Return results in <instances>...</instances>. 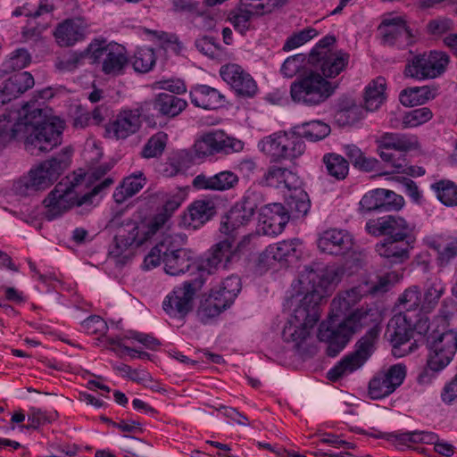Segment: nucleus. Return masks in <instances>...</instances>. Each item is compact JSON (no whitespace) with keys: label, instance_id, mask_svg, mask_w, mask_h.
<instances>
[{"label":"nucleus","instance_id":"nucleus-32","mask_svg":"<svg viewBox=\"0 0 457 457\" xmlns=\"http://www.w3.org/2000/svg\"><path fill=\"white\" fill-rule=\"evenodd\" d=\"M237 182V175L223 170L212 176L199 174L194 179L193 185L198 189L224 191L234 187Z\"/></svg>","mask_w":457,"mask_h":457},{"label":"nucleus","instance_id":"nucleus-9","mask_svg":"<svg viewBox=\"0 0 457 457\" xmlns=\"http://www.w3.org/2000/svg\"><path fill=\"white\" fill-rule=\"evenodd\" d=\"M85 184L86 174L75 172L58 182L43 201L46 220H56L72 207L86 205L81 195Z\"/></svg>","mask_w":457,"mask_h":457},{"label":"nucleus","instance_id":"nucleus-54","mask_svg":"<svg viewBox=\"0 0 457 457\" xmlns=\"http://www.w3.org/2000/svg\"><path fill=\"white\" fill-rule=\"evenodd\" d=\"M383 198V188H376L367 192L360 201L361 209L364 212H384L382 201Z\"/></svg>","mask_w":457,"mask_h":457},{"label":"nucleus","instance_id":"nucleus-59","mask_svg":"<svg viewBox=\"0 0 457 457\" xmlns=\"http://www.w3.org/2000/svg\"><path fill=\"white\" fill-rule=\"evenodd\" d=\"M305 60V56L302 54H297L287 57L280 67V73L285 78H293L295 76Z\"/></svg>","mask_w":457,"mask_h":457},{"label":"nucleus","instance_id":"nucleus-25","mask_svg":"<svg viewBox=\"0 0 457 457\" xmlns=\"http://www.w3.org/2000/svg\"><path fill=\"white\" fill-rule=\"evenodd\" d=\"M141 113L138 109L120 111L116 119L106 126L105 131L115 139H125L135 134L141 126Z\"/></svg>","mask_w":457,"mask_h":457},{"label":"nucleus","instance_id":"nucleus-50","mask_svg":"<svg viewBox=\"0 0 457 457\" xmlns=\"http://www.w3.org/2000/svg\"><path fill=\"white\" fill-rule=\"evenodd\" d=\"M328 173L337 179H344L349 171L348 162L340 154L330 153L323 157Z\"/></svg>","mask_w":457,"mask_h":457},{"label":"nucleus","instance_id":"nucleus-17","mask_svg":"<svg viewBox=\"0 0 457 457\" xmlns=\"http://www.w3.org/2000/svg\"><path fill=\"white\" fill-rule=\"evenodd\" d=\"M365 230L374 237L385 236V238L396 240L416 239L412 228L403 218L395 215L370 219L365 224Z\"/></svg>","mask_w":457,"mask_h":457},{"label":"nucleus","instance_id":"nucleus-39","mask_svg":"<svg viewBox=\"0 0 457 457\" xmlns=\"http://www.w3.org/2000/svg\"><path fill=\"white\" fill-rule=\"evenodd\" d=\"M429 353L428 356L427 366L420 373L418 380L420 383L430 382L435 373L445 369L453 360L454 354H448L444 351H438L436 348L428 347Z\"/></svg>","mask_w":457,"mask_h":457},{"label":"nucleus","instance_id":"nucleus-56","mask_svg":"<svg viewBox=\"0 0 457 457\" xmlns=\"http://www.w3.org/2000/svg\"><path fill=\"white\" fill-rule=\"evenodd\" d=\"M433 114L429 108L421 107L405 112L403 117L404 128H415L431 120Z\"/></svg>","mask_w":457,"mask_h":457},{"label":"nucleus","instance_id":"nucleus-12","mask_svg":"<svg viewBox=\"0 0 457 457\" xmlns=\"http://www.w3.org/2000/svg\"><path fill=\"white\" fill-rule=\"evenodd\" d=\"M241 244L242 242L235 248L233 241L225 238L213 245L205 255L200 258L195 256L193 274L196 272L197 276L193 279L203 280L204 284L207 277L216 272L220 268L228 269L230 264L238 259L237 248Z\"/></svg>","mask_w":457,"mask_h":457},{"label":"nucleus","instance_id":"nucleus-13","mask_svg":"<svg viewBox=\"0 0 457 457\" xmlns=\"http://www.w3.org/2000/svg\"><path fill=\"white\" fill-rule=\"evenodd\" d=\"M261 200L262 195L259 193L246 192L226 213L221 220L220 231L234 242L239 231L253 220Z\"/></svg>","mask_w":457,"mask_h":457},{"label":"nucleus","instance_id":"nucleus-51","mask_svg":"<svg viewBox=\"0 0 457 457\" xmlns=\"http://www.w3.org/2000/svg\"><path fill=\"white\" fill-rule=\"evenodd\" d=\"M167 141L166 133L159 131L154 134L144 145L141 155L146 159L161 156L165 150Z\"/></svg>","mask_w":457,"mask_h":457},{"label":"nucleus","instance_id":"nucleus-37","mask_svg":"<svg viewBox=\"0 0 457 457\" xmlns=\"http://www.w3.org/2000/svg\"><path fill=\"white\" fill-rule=\"evenodd\" d=\"M292 130L301 140L318 142L327 137L330 134L331 129L328 123L322 120H312L295 125Z\"/></svg>","mask_w":457,"mask_h":457},{"label":"nucleus","instance_id":"nucleus-34","mask_svg":"<svg viewBox=\"0 0 457 457\" xmlns=\"http://www.w3.org/2000/svg\"><path fill=\"white\" fill-rule=\"evenodd\" d=\"M234 301L227 297L219 288L204 294L196 309V314H220L233 304Z\"/></svg>","mask_w":457,"mask_h":457},{"label":"nucleus","instance_id":"nucleus-24","mask_svg":"<svg viewBox=\"0 0 457 457\" xmlns=\"http://www.w3.org/2000/svg\"><path fill=\"white\" fill-rule=\"evenodd\" d=\"M353 235L346 229H327L318 240V246L320 251L332 255L345 254L353 248Z\"/></svg>","mask_w":457,"mask_h":457},{"label":"nucleus","instance_id":"nucleus-10","mask_svg":"<svg viewBox=\"0 0 457 457\" xmlns=\"http://www.w3.org/2000/svg\"><path fill=\"white\" fill-rule=\"evenodd\" d=\"M70 162L71 155L64 154L33 166L14 183L16 193L22 196H29L46 190L59 179Z\"/></svg>","mask_w":457,"mask_h":457},{"label":"nucleus","instance_id":"nucleus-31","mask_svg":"<svg viewBox=\"0 0 457 457\" xmlns=\"http://www.w3.org/2000/svg\"><path fill=\"white\" fill-rule=\"evenodd\" d=\"M85 27L82 21L76 18H68L60 22L54 32V36L60 46H71L84 38Z\"/></svg>","mask_w":457,"mask_h":457},{"label":"nucleus","instance_id":"nucleus-49","mask_svg":"<svg viewBox=\"0 0 457 457\" xmlns=\"http://www.w3.org/2000/svg\"><path fill=\"white\" fill-rule=\"evenodd\" d=\"M156 62V55L153 48L139 46L136 49L131 59L135 71L146 73L150 71Z\"/></svg>","mask_w":457,"mask_h":457},{"label":"nucleus","instance_id":"nucleus-27","mask_svg":"<svg viewBox=\"0 0 457 457\" xmlns=\"http://www.w3.org/2000/svg\"><path fill=\"white\" fill-rule=\"evenodd\" d=\"M35 84L29 71H18L7 79L0 88V107L19 97Z\"/></svg>","mask_w":457,"mask_h":457},{"label":"nucleus","instance_id":"nucleus-47","mask_svg":"<svg viewBox=\"0 0 457 457\" xmlns=\"http://www.w3.org/2000/svg\"><path fill=\"white\" fill-rule=\"evenodd\" d=\"M213 215V207L209 201H195L188 208L186 220L189 226L197 228L206 223Z\"/></svg>","mask_w":457,"mask_h":457},{"label":"nucleus","instance_id":"nucleus-40","mask_svg":"<svg viewBox=\"0 0 457 457\" xmlns=\"http://www.w3.org/2000/svg\"><path fill=\"white\" fill-rule=\"evenodd\" d=\"M224 150V137L222 134L209 132L194 144L195 156L197 159H204L215 154H222Z\"/></svg>","mask_w":457,"mask_h":457},{"label":"nucleus","instance_id":"nucleus-8","mask_svg":"<svg viewBox=\"0 0 457 457\" xmlns=\"http://www.w3.org/2000/svg\"><path fill=\"white\" fill-rule=\"evenodd\" d=\"M264 181L268 187L288 192L287 211L290 216L299 219L309 212L311 201L302 188L303 180L296 172L287 168L270 167L264 175Z\"/></svg>","mask_w":457,"mask_h":457},{"label":"nucleus","instance_id":"nucleus-46","mask_svg":"<svg viewBox=\"0 0 457 457\" xmlns=\"http://www.w3.org/2000/svg\"><path fill=\"white\" fill-rule=\"evenodd\" d=\"M436 199L446 207L457 206V184L450 179H439L430 184Z\"/></svg>","mask_w":457,"mask_h":457},{"label":"nucleus","instance_id":"nucleus-14","mask_svg":"<svg viewBox=\"0 0 457 457\" xmlns=\"http://www.w3.org/2000/svg\"><path fill=\"white\" fill-rule=\"evenodd\" d=\"M260 151L270 155L273 161L292 160L301 156L305 151V143L295 137L293 130L273 133L258 143Z\"/></svg>","mask_w":457,"mask_h":457},{"label":"nucleus","instance_id":"nucleus-1","mask_svg":"<svg viewBox=\"0 0 457 457\" xmlns=\"http://www.w3.org/2000/svg\"><path fill=\"white\" fill-rule=\"evenodd\" d=\"M370 316H327L318 327L317 337L328 344L326 353L330 357L337 356L349 343L352 337L362 328H368L355 344L354 351L345 355L327 374L328 379L336 382L353 373L370 358L376 350V345L381 331L378 319Z\"/></svg>","mask_w":457,"mask_h":457},{"label":"nucleus","instance_id":"nucleus-11","mask_svg":"<svg viewBox=\"0 0 457 457\" xmlns=\"http://www.w3.org/2000/svg\"><path fill=\"white\" fill-rule=\"evenodd\" d=\"M337 85L324 79L320 72L311 71L299 75L290 85V97L295 104L316 107L326 102Z\"/></svg>","mask_w":457,"mask_h":457},{"label":"nucleus","instance_id":"nucleus-41","mask_svg":"<svg viewBox=\"0 0 457 457\" xmlns=\"http://www.w3.org/2000/svg\"><path fill=\"white\" fill-rule=\"evenodd\" d=\"M419 310L421 314V290L419 286L407 287L397 298L392 312L393 314H405Z\"/></svg>","mask_w":457,"mask_h":457},{"label":"nucleus","instance_id":"nucleus-64","mask_svg":"<svg viewBox=\"0 0 457 457\" xmlns=\"http://www.w3.org/2000/svg\"><path fill=\"white\" fill-rule=\"evenodd\" d=\"M382 201L384 212L390 211H398L404 204V199L402 195L395 194L394 191L383 188Z\"/></svg>","mask_w":457,"mask_h":457},{"label":"nucleus","instance_id":"nucleus-38","mask_svg":"<svg viewBox=\"0 0 457 457\" xmlns=\"http://www.w3.org/2000/svg\"><path fill=\"white\" fill-rule=\"evenodd\" d=\"M428 245L436 251V263L440 268L447 267L457 257L456 237H449L445 241L442 237H433L428 242Z\"/></svg>","mask_w":457,"mask_h":457},{"label":"nucleus","instance_id":"nucleus-18","mask_svg":"<svg viewBox=\"0 0 457 457\" xmlns=\"http://www.w3.org/2000/svg\"><path fill=\"white\" fill-rule=\"evenodd\" d=\"M281 5V0H240V6L231 14L229 21L236 31L245 35L250 29L253 16L270 13Z\"/></svg>","mask_w":457,"mask_h":457},{"label":"nucleus","instance_id":"nucleus-7","mask_svg":"<svg viewBox=\"0 0 457 457\" xmlns=\"http://www.w3.org/2000/svg\"><path fill=\"white\" fill-rule=\"evenodd\" d=\"M377 151L383 162L390 165V173H406L412 177L425 175L422 166L409 165L406 153L417 145L413 136L404 133L385 132L377 139Z\"/></svg>","mask_w":457,"mask_h":457},{"label":"nucleus","instance_id":"nucleus-58","mask_svg":"<svg viewBox=\"0 0 457 457\" xmlns=\"http://www.w3.org/2000/svg\"><path fill=\"white\" fill-rule=\"evenodd\" d=\"M125 437L130 440L124 448L126 457H146L151 453L152 447L146 442L134 436Z\"/></svg>","mask_w":457,"mask_h":457},{"label":"nucleus","instance_id":"nucleus-16","mask_svg":"<svg viewBox=\"0 0 457 457\" xmlns=\"http://www.w3.org/2000/svg\"><path fill=\"white\" fill-rule=\"evenodd\" d=\"M203 286V280L189 279L174 287L162 301L163 311L166 314H190L198 306L197 292Z\"/></svg>","mask_w":457,"mask_h":457},{"label":"nucleus","instance_id":"nucleus-36","mask_svg":"<svg viewBox=\"0 0 457 457\" xmlns=\"http://www.w3.org/2000/svg\"><path fill=\"white\" fill-rule=\"evenodd\" d=\"M301 245L302 242L298 238L283 240L277 244L270 245L266 248V253L268 257L275 261L291 262L300 258L302 252L299 246Z\"/></svg>","mask_w":457,"mask_h":457},{"label":"nucleus","instance_id":"nucleus-26","mask_svg":"<svg viewBox=\"0 0 457 457\" xmlns=\"http://www.w3.org/2000/svg\"><path fill=\"white\" fill-rule=\"evenodd\" d=\"M319 316H288L282 331L284 339L299 346L311 335Z\"/></svg>","mask_w":457,"mask_h":457},{"label":"nucleus","instance_id":"nucleus-23","mask_svg":"<svg viewBox=\"0 0 457 457\" xmlns=\"http://www.w3.org/2000/svg\"><path fill=\"white\" fill-rule=\"evenodd\" d=\"M258 209V220L265 235L277 236L284 230L290 215L282 204L271 203Z\"/></svg>","mask_w":457,"mask_h":457},{"label":"nucleus","instance_id":"nucleus-42","mask_svg":"<svg viewBox=\"0 0 457 457\" xmlns=\"http://www.w3.org/2000/svg\"><path fill=\"white\" fill-rule=\"evenodd\" d=\"M142 171L133 173L123 179L122 183L113 192L112 198L117 204L124 203L128 198L138 193L145 184Z\"/></svg>","mask_w":457,"mask_h":457},{"label":"nucleus","instance_id":"nucleus-21","mask_svg":"<svg viewBox=\"0 0 457 457\" xmlns=\"http://www.w3.org/2000/svg\"><path fill=\"white\" fill-rule=\"evenodd\" d=\"M378 30L382 36L384 46L404 49L414 42L411 30L401 17L384 20L379 25Z\"/></svg>","mask_w":457,"mask_h":457},{"label":"nucleus","instance_id":"nucleus-62","mask_svg":"<svg viewBox=\"0 0 457 457\" xmlns=\"http://www.w3.org/2000/svg\"><path fill=\"white\" fill-rule=\"evenodd\" d=\"M83 328L90 334L105 335L108 330L107 322L102 316H87L81 323Z\"/></svg>","mask_w":457,"mask_h":457},{"label":"nucleus","instance_id":"nucleus-44","mask_svg":"<svg viewBox=\"0 0 457 457\" xmlns=\"http://www.w3.org/2000/svg\"><path fill=\"white\" fill-rule=\"evenodd\" d=\"M386 79L378 77L370 82L364 92V106L370 112L378 110L386 100Z\"/></svg>","mask_w":457,"mask_h":457},{"label":"nucleus","instance_id":"nucleus-35","mask_svg":"<svg viewBox=\"0 0 457 457\" xmlns=\"http://www.w3.org/2000/svg\"><path fill=\"white\" fill-rule=\"evenodd\" d=\"M187 107V102L175 95L159 93L153 101V109L158 115L174 118Z\"/></svg>","mask_w":457,"mask_h":457},{"label":"nucleus","instance_id":"nucleus-19","mask_svg":"<svg viewBox=\"0 0 457 457\" xmlns=\"http://www.w3.org/2000/svg\"><path fill=\"white\" fill-rule=\"evenodd\" d=\"M405 376L406 367L401 363L392 365L386 370L378 372L369 383L370 398L378 400L388 396L402 385Z\"/></svg>","mask_w":457,"mask_h":457},{"label":"nucleus","instance_id":"nucleus-28","mask_svg":"<svg viewBox=\"0 0 457 457\" xmlns=\"http://www.w3.org/2000/svg\"><path fill=\"white\" fill-rule=\"evenodd\" d=\"M363 295L359 287L338 293L330 303L328 314H370V310L357 307Z\"/></svg>","mask_w":457,"mask_h":457},{"label":"nucleus","instance_id":"nucleus-61","mask_svg":"<svg viewBox=\"0 0 457 457\" xmlns=\"http://www.w3.org/2000/svg\"><path fill=\"white\" fill-rule=\"evenodd\" d=\"M196 49L206 56L214 58L220 49V44L216 38L210 36H204L195 40Z\"/></svg>","mask_w":457,"mask_h":457},{"label":"nucleus","instance_id":"nucleus-30","mask_svg":"<svg viewBox=\"0 0 457 457\" xmlns=\"http://www.w3.org/2000/svg\"><path fill=\"white\" fill-rule=\"evenodd\" d=\"M189 96L195 106L205 110L218 109L225 102V96L218 89L204 84L192 87Z\"/></svg>","mask_w":457,"mask_h":457},{"label":"nucleus","instance_id":"nucleus-43","mask_svg":"<svg viewBox=\"0 0 457 457\" xmlns=\"http://www.w3.org/2000/svg\"><path fill=\"white\" fill-rule=\"evenodd\" d=\"M195 152L181 149L174 153L165 163L163 174L166 177H175L179 173H185L195 161Z\"/></svg>","mask_w":457,"mask_h":457},{"label":"nucleus","instance_id":"nucleus-5","mask_svg":"<svg viewBox=\"0 0 457 457\" xmlns=\"http://www.w3.org/2000/svg\"><path fill=\"white\" fill-rule=\"evenodd\" d=\"M187 240L184 233H166L144 258L142 268L150 270L161 263L170 276H179L187 272L193 274L195 254L190 249L183 247Z\"/></svg>","mask_w":457,"mask_h":457},{"label":"nucleus","instance_id":"nucleus-63","mask_svg":"<svg viewBox=\"0 0 457 457\" xmlns=\"http://www.w3.org/2000/svg\"><path fill=\"white\" fill-rule=\"evenodd\" d=\"M124 338L134 339L150 350H156L161 345V342L153 336L132 329L126 332Z\"/></svg>","mask_w":457,"mask_h":457},{"label":"nucleus","instance_id":"nucleus-55","mask_svg":"<svg viewBox=\"0 0 457 457\" xmlns=\"http://www.w3.org/2000/svg\"><path fill=\"white\" fill-rule=\"evenodd\" d=\"M318 36V31L313 28H306L303 29L296 33H293L291 36H289L283 46V51L289 52L295 48H298L315 37Z\"/></svg>","mask_w":457,"mask_h":457},{"label":"nucleus","instance_id":"nucleus-15","mask_svg":"<svg viewBox=\"0 0 457 457\" xmlns=\"http://www.w3.org/2000/svg\"><path fill=\"white\" fill-rule=\"evenodd\" d=\"M449 56L440 51H430L414 55L405 65V77L418 80L436 79L445 71Z\"/></svg>","mask_w":457,"mask_h":457},{"label":"nucleus","instance_id":"nucleus-22","mask_svg":"<svg viewBox=\"0 0 457 457\" xmlns=\"http://www.w3.org/2000/svg\"><path fill=\"white\" fill-rule=\"evenodd\" d=\"M416 239L396 240L384 238L375 245L376 253L384 259L389 267L404 263L410 258V251L414 248Z\"/></svg>","mask_w":457,"mask_h":457},{"label":"nucleus","instance_id":"nucleus-45","mask_svg":"<svg viewBox=\"0 0 457 457\" xmlns=\"http://www.w3.org/2000/svg\"><path fill=\"white\" fill-rule=\"evenodd\" d=\"M436 88L428 86L413 87L403 89L399 96L401 104L404 106H416L424 104L435 98Z\"/></svg>","mask_w":457,"mask_h":457},{"label":"nucleus","instance_id":"nucleus-4","mask_svg":"<svg viewBox=\"0 0 457 457\" xmlns=\"http://www.w3.org/2000/svg\"><path fill=\"white\" fill-rule=\"evenodd\" d=\"M451 325L449 316H393L388 322L393 354L402 356L400 347L415 337V342L423 340L428 346Z\"/></svg>","mask_w":457,"mask_h":457},{"label":"nucleus","instance_id":"nucleus-29","mask_svg":"<svg viewBox=\"0 0 457 457\" xmlns=\"http://www.w3.org/2000/svg\"><path fill=\"white\" fill-rule=\"evenodd\" d=\"M98 51L105 55L102 64L104 74H120L129 62L125 47L118 43H109Z\"/></svg>","mask_w":457,"mask_h":457},{"label":"nucleus","instance_id":"nucleus-53","mask_svg":"<svg viewBox=\"0 0 457 457\" xmlns=\"http://www.w3.org/2000/svg\"><path fill=\"white\" fill-rule=\"evenodd\" d=\"M147 33L152 36L151 38L154 40L160 47L165 50H171L175 54L180 53L182 45L177 35L164 31L149 29H147Z\"/></svg>","mask_w":457,"mask_h":457},{"label":"nucleus","instance_id":"nucleus-20","mask_svg":"<svg viewBox=\"0 0 457 457\" xmlns=\"http://www.w3.org/2000/svg\"><path fill=\"white\" fill-rule=\"evenodd\" d=\"M220 75L237 96L253 97L258 90L253 78L237 63L221 66Z\"/></svg>","mask_w":457,"mask_h":457},{"label":"nucleus","instance_id":"nucleus-33","mask_svg":"<svg viewBox=\"0 0 457 457\" xmlns=\"http://www.w3.org/2000/svg\"><path fill=\"white\" fill-rule=\"evenodd\" d=\"M314 60L319 62L320 73L324 79H334L346 69L350 54L344 50H337Z\"/></svg>","mask_w":457,"mask_h":457},{"label":"nucleus","instance_id":"nucleus-48","mask_svg":"<svg viewBox=\"0 0 457 457\" xmlns=\"http://www.w3.org/2000/svg\"><path fill=\"white\" fill-rule=\"evenodd\" d=\"M445 291V286L441 280L436 279L428 285L424 294H421V314H429L437 305Z\"/></svg>","mask_w":457,"mask_h":457},{"label":"nucleus","instance_id":"nucleus-57","mask_svg":"<svg viewBox=\"0 0 457 457\" xmlns=\"http://www.w3.org/2000/svg\"><path fill=\"white\" fill-rule=\"evenodd\" d=\"M403 278V274L396 270H392L378 277V281L370 287V292L386 293L398 283Z\"/></svg>","mask_w":457,"mask_h":457},{"label":"nucleus","instance_id":"nucleus-6","mask_svg":"<svg viewBox=\"0 0 457 457\" xmlns=\"http://www.w3.org/2000/svg\"><path fill=\"white\" fill-rule=\"evenodd\" d=\"M169 213H157L150 222L127 220L118 228L113 242L110 246L109 254L118 264L124 265L133 255V250L142 245L170 219Z\"/></svg>","mask_w":457,"mask_h":457},{"label":"nucleus","instance_id":"nucleus-2","mask_svg":"<svg viewBox=\"0 0 457 457\" xmlns=\"http://www.w3.org/2000/svg\"><path fill=\"white\" fill-rule=\"evenodd\" d=\"M64 122L49 116L43 108L26 104L17 111L0 115V139L22 140L24 149L31 155L48 153L62 142Z\"/></svg>","mask_w":457,"mask_h":457},{"label":"nucleus","instance_id":"nucleus-52","mask_svg":"<svg viewBox=\"0 0 457 457\" xmlns=\"http://www.w3.org/2000/svg\"><path fill=\"white\" fill-rule=\"evenodd\" d=\"M31 57L25 48H18L14 50L3 63V71L11 73L21 71L29 64Z\"/></svg>","mask_w":457,"mask_h":457},{"label":"nucleus","instance_id":"nucleus-3","mask_svg":"<svg viewBox=\"0 0 457 457\" xmlns=\"http://www.w3.org/2000/svg\"><path fill=\"white\" fill-rule=\"evenodd\" d=\"M342 274L339 268L321 262L305 266L298 279V288L294 286L293 292L283 303L284 312L290 314H319L321 299L328 295L333 284L340 281Z\"/></svg>","mask_w":457,"mask_h":457},{"label":"nucleus","instance_id":"nucleus-60","mask_svg":"<svg viewBox=\"0 0 457 457\" xmlns=\"http://www.w3.org/2000/svg\"><path fill=\"white\" fill-rule=\"evenodd\" d=\"M227 297L235 302L242 289L241 278L237 275L227 277L218 287Z\"/></svg>","mask_w":457,"mask_h":457}]
</instances>
